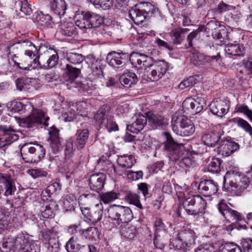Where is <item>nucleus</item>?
<instances>
[{
    "instance_id": "f257e3e1",
    "label": "nucleus",
    "mask_w": 252,
    "mask_h": 252,
    "mask_svg": "<svg viewBox=\"0 0 252 252\" xmlns=\"http://www.w3.org/2000/svg\"><path fill=\"white\" fill-rule=\"evenodd\" d=\"M109 105H102L94 116V120L97 125L99 130L108 132L118 130V126L114 120Z\"/></svg>"
},
{
    "instance_id": "f03ea898",
    "label": "nucleus",
    "mask_w": 252,
    "mask_h": 252,
    "mask_svg": "<svg viewBox=\"0 0 252 252\" xmlns=\"http://www.w3.org/2000/svg\"><path fill=\"white\" fill-rule=\"evenodd\" d=\"M75 18L76 26L81 30L98 28L104 21L103 18L97 14L79 10L75 12Z\"/></svg>"
},
{
    "instance_id": "7ed1b4c3",
    "label": "nucleus",
    "mask_w": 252,
    "mask_h": 252,
    "mask_svg": "<svg viewBox=\"0 0 252 252\" xmlns=\"http://www.w3.org/2000/svg\"><path fill=\"white\" fill-rule=\"evenodd\" d=\"M22 159L27 163H37L45 155V150L42 145L37 144L25 143L20 149Z\"/></svg>"
},
{
    "instance_id": "20e7f679",
    "label": "nucleus",
    "mask_w": 252,
    "mask_h": 252,
    "mask_svg": "<svg viewBox=\"0 0 252 252\" xmlns=\"http://www.w3.org/2000/svg\"><path fill=\"white\" fill-rule=\"evenodd\" d=\"M206 201L199 195L189 196L183 202V206L188 215L197 217L205 213Z\"/></svg>"
},
{
    "instance_id": "39448f33",
    "label": "nucleus",
    "mask_w": 252,
    "mask_h": 252,
    "mask_svg": "<svg viewBox=\"0 0 252 252\" xmlns=\"http://www.w3.org/2000/svg\"><path fill=\"white\" fill-rule=\"evenodd\" d=\"M172 126L174 132L177 135L182 136L191 135L195 131L194 124L185 116L173 117Z\"/></svg>"
},
{
    "instance_id": "423d86ee",
    "label": "nucleus",
    "mask_w": 252,
    "mask_h": 252,
    "mask_svg": "<svg viewBox=\"0 0 252 252\" xmlns=\"http://www.w3.org/2000/svg\"><path fill=\"white\" fill-rule=\"evenodd\" d=\"M108 217L118 224L127 223L132 219V213L129 208L114 205L108 210Z\"/></svg>"
},
{
    "instance_id": "0eeeda50",
    "label": "nucleus",
    "mask_w": 252,
    "mask_h": 252,
    "mask_svg": "<svg viewBox=\"0 0 252 252\" xmlns=\"http://www.w3.org/2000/svg\"><path fill=\"white\" fill-rule=\"evenodd\" d=\"M249 179L239 172H227L224 177V185L229 184L231 188L243 191L249 186Z\"/></svg>"
},
{
    "instance_id": "6e6552de",
    "label": "nucleus",
    "mask_w": 252,
    "mask_h": 252,
    "mask_svg": "<svg viewBox=\"0 0 252 252\" xmlns=\"http://www.w3.org/2000/svg\"><path fill=\"white\" fill-rule=\"evenodd\" d=\"M166 140L164 142V151L172 160H177L183 154L184 146L183 144L175 142L171 135L168 132L164 133Z\"/></svg>"
},
{
    "instance_id": "1a4fd4ad",
    "label": "nucleus",
    "mask_w": 252,
    "mask_h": 252,
    "mask_svg": "<svg viewBox=\"0 0 252 252\" xmlns=\"http://www.w3.org/2000/svg\"><path fill=\"white\" fill-rule=\"evenodd\" d=\"M58 62V56L56 51L52 48L47 49L37 57L32 60L33 63H36V68L38 65L42 67L51 68L55 66Z\"/></svg>"
},
{
    "instance_id": "9d476101",
    "label": "nucleus",
    "mask_w": 252,
    "mask_h": 252,
    "mask_svg": "<svg viewBox=\"0 0 252 252\" xmlns=\"http://www.w3.org/2000/svg\"><path fill=\"white\" fill-rule=\"evenodd\" d=\"M49 120V117L42 110L32 109L31 114L24 119L23 123L28 127H33L39 125L47 126Z\"/></svg>"
},
{
    "instance_id": "9b49d317",
    "label": "nucleus",
    "mask_w": 252,
    "mask_h": 252,
    "mask_svg": "<svg viewBox=\"0 0 252 252\" xmlns=\"http://www.w3.org/2000/svg\"><path fill=\"white\" fill-rule=\"evenodd\" d=\"M41 240L47 249L46 252H60L58 233L52 229L42 231Z\"/></svg>"
},
{
    "instance_id": "f8f14e48",
    "label": "nucleus",
    "mask_w": 252,
    "mask_h": 252,
    "mask_svg": "<svg viewBox=\"0 0 252 252\" xmlns=\"http://www.w3.org/2000/svg\"><path fill=\"white\" fill-rule=\"evenodd\" d=\"M167 71L166 63L163 61L154 63L151 67L144 71V77L148 81H157L160 79Z\"/></svg>"
},
{
    "instance_id": "ddd939ff",
    "label": "nucleus",
    "mask_w": 252,
    "mask_h": 252,
    "mask_svg": "<svg viewBox=\"0 0 252 252\" xmlns=\"http://www.w3.org/2000/svg\"><path fill=\"white\" fill-rule=\"evenodd\" d=\"M0 187L5 196L13 195L17 190L15 181L9 174L0 173Z\"/></svg>"
},
{
    "instance_id": "4468645a",
    "label": "nucleus",
    "mask_w": 252,
    "mask_h": 252,
    "mask_svg": "<svg viewBox=\"0 0 252 252\" xmlns=\"http://www.w3.org/2000/svg\"><path fill=\"white\" fill-rule=\"evenodd\" d=\"M218 148L220 154L227 157L238 150L240 146L231 137H227L220 140Z\"/></svg>"
},
{
    "instance_id": "2eb2a0df",
    "label": "nucleus",
    "mask_w": 252,
    "mask_h": 252,
    "mask_svg": "<svg viewBox=\"0 0 252 252\" xmlns=\"http://www.w3.org/2000/svg\"><path fill=\"white\" fill-rule=\"evenodd\" d=\"M80 72L81 71L79 68L74 67L69 64H66L64 69V78L66 81L69 82L71 84L73 87L78 88V90L80 91H84L86 90L84 88V85L75 81Z\"/></svg>"
},
{
    "instance_id": "dca6fc26",
    "label": "nucleus",
    "mask_w": 252,
    "mask_h": 252,
    "mask_svg": "<svg viewBox=\"0 0 252 252\" xmlns=\"http://www.w3.org/2000/svg\"><path fill=\"white\" fill-rule=\"evenodd\" d=\"M128 59L127 53L112 51L107 54L106 60L110 66L118 68L124 66Z\"/></svg>"
},
{
    "instance_id": "f3484780",
    "label": "nucleus",
    "mask_w": 252,
    "mask_h": 252,
    "mask_svg": "<svg viewBox=\"0 0 252 252\" xmlns=\"http://www.w3.org/2000/svg\"><path fill=\"white\" fill-rule=\"evenodd\" d=\"M209 107L212 114L222 118L228 111L229 101L226 99H215L210 103Z\"/></svg>"
},
{
    "instance_id": "a211bd4d",
    "label": "nucleus",
    "mask_w": 252,
    "mask_h": 252,
    "mask_svg": "<svg viewBox=\"0 0 252 252\" xmlns=\"http://www.w3.org/2000/svg\"><path fill=\"white\" fill-rule=\"evenodd\" d=\"M205 105V100L199 97H197L196 99L188 98L183 102V108L194 114L201 112Z\"/></svg>"
},
{
    "instance_id": "6ab92c4d",
    "label": "nucleus",
    "mask_w": 252,
    "mask_h": 252,
    "mask_svg": "<svg viewBox=\"0 0 252 252\" xmlns=\"http://www.w3.org/2000/svg\"><path fill=\"white\" fill-rule=\"evenodd\" d=\"M189 57L190 60L194 64H197L198 62H207L214 64L219 62L221 59L220 53H218L216 55L207 56L200 54L196 51H193L190 52Z\"/></svg>"
},
{
    "instance_id": "aec40b11",
    "label": "nucleus",
    "mask_w": 252,
    "mask_h": 252,
    "mask_svg": "<svg viewBox=\"0 0 252 252\" xmlns=\"http://www.w3.org/2000/svg\"><path fill=\"white\" fill-rule=\"evenodd\" d=\"M178 238L179 241L182 243V246L178 248L176 246L177 250L186 251L187 248L190 247L194 242V233L191 230H184L180 232L178 235Z\"/></svg>"
},
{
    "instance_id": "412c9836",
    "label": "nucleus",
    "mask_w": 252,
    "mask_h": 252,
    "mask_svg": "<svg viewBox=\"0 0 252 252\" xmlns=\"http://www.w3.org/2000/svg\"><path fill=\"white\" fill-rule=\"evenodd\" d=\"M198 191L205 196H210L216 194L218 191V184L211 180H204L200 182L198 187Z\"/></svg>"
},
{
    "instance_id": "4be33fe9",
    "label": "nucleus",
    "mask_w": 252,
    "mask_h": 252,
    "mask_svg": "<svg viewBox=\"0 0 252 252\" xmlns=\"http://www.w3.org/2000/svg\"><path fill=\"white\" fill-rule=\"evenodd\" d=\"M49 134L50 146L52 151L56 154L63 149V140L59 136V130L55 127H52Z\"/></svg>"
},
{
    "instance_id": "5701e85b",
    "label": "nucleus",
    "mask_w": 252,
    "mask_h": 252,
    "mask_svg": "<svg viewBox=\"0 0 252 252\" xmlns=\"http://www.w3.org/2000/svg\"><path fill=\"white\" fill-rule=\"evenodd\" d=\"M132 120L131 124L127 126V129L132 133H138L147 124V117L141 114L135 115Z\"/></svg>"
},
{
    "instance_id": "b1692460",
    "label": "nucleus",
    "mask_w": 252,
    "mask_h": 252,
    "mask_svg": "<svg viewBox=\"0 0 252 252\" xmlns=\"http://www.w3.org/2000/svg\"><path fill=\"white\" fill-rule=\"evenodd\" d=\"M3 133L0 141L3 143V146L9 145L18 139L19 136L15 133V130L12 127L0 126V132Z\"/></svg>"
},
{
    "instance_id": "393cba45",
    "label": "nucleus",
    "mask_w": 252,
    "mask_h": 252,
    "mask_svg": "<svg viewBox=\"0 0 252 252\" xmlns=\"http://www.w3.org/2000/svg\"><path fill=\"white\" fill-rule=\"evenodd\" d=\"M89 131L87 129H79L75 135L70 139L74 143V147L78 150L83 149L88 140Z\"/></svg>"
},
{
    "instance_id": "a878e982",
    "label": "nucleus",
    "mask_w": 252,
    "mask_h": 252,
    "mask_svg": "<svg viewBox=\"0 0 252 252\" xmlns=\"http://www.w3.org/2000/svg\"><path fill=\"white\" fill-rule=\"evenodd\" d=\"M105 176L102 173L93 174L89 179V185L91 190L98 192L103 187Z\"/></svg>"
},
{
    "instance_id": "bb28decb",
    "label": "nucleus",
    "mask_w": 252,
    "mask_h": 252,
    "mask_svg": "<svg viewBox=\"0 0 252 252\" xmlns=\"http://www.w3.org/2000/svg\"><path fill=\"white\" fill-rule=\"evenodd\" d=\"M218 209L222 215L226 219H232L237 221L241 220L239 213L232 210L224 203H219L218 204Z\"/></svg>"
},
{
    "instance_id": "cd10ccee",
    "label": "nucleus",
    "mask_w": 252,
    "mask_h": 252,
    "mask_svg": "<svg viewBox=\"0 0 252 252\" xmlns=\"http://www.w3.org/2000/svg\"><path fill=\"white\" fill-rule=\"evenodd\" d=\"M12 240L13 247L20 250V251H26L27 249L31 251V248L34 247L33 245H29L28 239L23 233L18 234Z\"/></svg>"
},
{
    "instance_id": "c85d7f7f",
    "label": "nucleus",
    "mask_w": 252,
    "mask_h": 252,
    "mask_svg": "<svg viewBox=\"0 0 252 252\" xmlns=\"http://www.w3.org/2000/svg\"><path fill=\"white\" fill-rule=\"evenodd\" d=\"M139 7L138 4H136L131 7L128 11L129 18L136 25L142 23L146 18L145 15Z\"/></svg>"
},
{
    "instance_id": "c756f323",
    "label": "nucleus",
    "mask_w": 252,
    "mask_h": 252,
    "mask_svg": "<svg viewBox=\"0 0 252 252\" xmlns=\"http://www.w3.org/2000/svg\"><path fill=\"white\" fill-rule=\"evenodd\" d=\"M23 43V46L27 47L28 49L25 51V55L26 57L24 58L25 61L29 62L32 61V59L34 57H37L36 55L38 54V51L35 46L31 41L28 40H25L19 42Z\"/></svg>"
},
{
    "instance_id": "7c9ffc66",
    "label": "nucleus",
    "mask_w": 252,
    "mask_h": 252,
    "mask_svg": "<svg viewBox=\"0 0 252 252\" xmlns=\"http://www.w3.org/2000/svg\"><path fill=\"white\" fill-rule=\"evenodd\" d=\"M139 77L140 76L138 77L135 73L128 71L121 75L119 80L122 85L130 88L137 83Z\"/></svg>"
},
{
    "instance_id": "2f4dec72",
    "label": "nucleus",
    "mask_w": 252,
    "mask_h": 252,
    "mask_svg": "<svg viewBox=\"0 0 252 252\" xmlns=\"http://www.w3.org/2000/svg\"><path fill=\"white\" fill-rule=\"evenodd\" d=\"M103 214L102 204H97L95 207L91 210L90 214L87 219L85 220L88 222H91L93 224H95L98 221H100L102 218Z\"/></svg>"
},
{
    "instance_id": "473e14b6",
    "label": "nucleus",
    "mask_w": 252,
    "mask_h": 252,
    "mask_svg": "<svg viewBox=\"0 0 252 252\" xmlns=\"http://www.w3.org/2000/svg\"><path fill=\"white\" fill-rule=\"evenodd\" d=\"M117 157L118 164L121 167L126 169L131 168L136 162L135 157L132 155H118Z\"/></svg>"
},
{
    "instance_id": "72a5a7b5",
    "label": "nucleus",
    "mask_w": 252,
    "mask_h": 252,
    "mask_svg": "<svg viewBox=\"0 0 252 252\" xmlns=\"http://www.w3.org/2000/svg\"><path fill=\"white\" fill-rule=\"evenodd\" d=\"M220 139V134L217 131L204 133L202 136V142L209 147H215Z\"/></svg>"
},
{
    "instance_id": "f704fd0d",
    "label": "nucleus",
    "mask_w": 252,
    "mask_h": 252,
    "mask_svg": "<svg viewBox=\"0 0 252 252\" xmlns=\"http://www.w3.org/2000/svg\"><path fill=\"white\" fill-rule=\"evenodd\" d=\"M121 235L129 239H133L136 236V228L130 223H124L120 226Z\"/></svg>"
},
{
    "instance_id": "c9c22d12",
    "label": "nucleus",
    "mask_w": 252,
    "mask_h": 252,
    "mask_svg": "<svg viewBox=\"0 0 252 252\" xmlns=\"http://www.w3.org/2000/svg\"><path fill=\"white\" fill-rule=\"evenodd\" d=\"M149 124L153 125L155 127L166 126L168 125V120L161 115L152 113L148 116Z\"/></svg>"
},
{
    "instance_id": "e433bc0d",
    "label": "nucleus",
    "mask_w": 252,
    "mask_h": 252,
    "mask_svg": "<svg viewBox=\"0 0 252 252\" xmlns=\"http://www.w3.org/2000/svg\"><path fill=\"white\" fill-rule=\"evenodd\" d=\"M51 7L54 13L60 16L65 13L66 5L63 0H53Z\"/></svg>"
},
{
    "instance_id": "4c0bfd02",
    "label": "nucleus",
    "mask_w": 252,
    "mask_h": 252,
    "mask_svg": "<svg viewBox=\"0 0 252 252\" xmlns=\"http://www.w3.org/2000/svg\"><path fill=\"white\" fill-rule=\"evenodd\" d=\"M36 20L44 27L52 28L54 25L52 17L49 14H44L42 12L37 13Z\"/></svg>"
},
{
    "instance_id": "58836bf2",
    "label": "nucleus",
    "mask_w": 252,
    "mask_h": 252,
    "mask_svg": "<svg viewBox=\"0 0 252 252\" xmlns=\"http://www.w3.org/2000/svg\"><path fill=\"white\" fill-rule=\"evenodd\" d=\"M125 200L129 204H132L140 209L143 208V206L140 201V196L135 193L127 191L126 193Z\"/></svg>"
},
{
    "instance_id": "ea45409f",
    "label": "nucleus",
    "mask_w": 252,
    "mask_h": 252,
    "mask_svg": "<svg viewBox=\"0 0 252 252\" xmlns=\"http://www.w3.org/2000/svg\"><path fill=\"white\" fill-rule=\"evenodd\" d=\"M15 8L16 11L19 9L26 15H30L32 12V9L27 0H17L15 3Z\"/></svg>"
},
{
    "instance_id": "a19ab883",
    "label": "nucleus",
    "mask_w": 252,
    "mask_h": 252,
    "mask_svg": "<svg viewBox=\"0 0 252 252\" xmlns=\"http://www.w3.org/2000/svg\"><path fill=\"white\" fill-rule=\"evenodd\" d=\"M81 245L79 243L78 238L72 236L67 242L65 247L67 252H77L80 249Z\"/></svg>"
},
{
    "instance_id": "79ce46f5",
    "label": "nucleus",
    "mask_w": 252,
    "mask_h": 252,
    "mask_svg": "<svg viewBox=\"0 0 252 252\" xmlns=\"http://www.w3.org/2000/svg\"><path fill=\"white\" fill-rule=\"evenodd\" d=\"M66 58L72 64L81 65V63L85 60L84 57L81 54L75 52H67L66 54Z\"/></svg>"
},
{
    "instance_id": "37998d69",
    "label": "nucleus",
    "mask_w": 252,
    "mask_h": 252,
    "mask_svg": "<svg viewBox=\"0 0 252 252\" xmlns=\"http://www.w3.org/2000/svg\"><path fill=\"white\" fill-rule=\"evenodd\" d=\"M81 235L85 239L89 240H96L98 238V231L96 227H90L86 229H82L79 231Z\"/></svg>"
},
{
    "instance_id": "c03bdc74",
    "label": "nucleus",
    "mask_w": 252,
    "mask_h": 252,
    "mask_svg": "<svg viewBox=\"0 0 252 252\" xmlns=\"http://www.w3.org/2000/svg\"><path fill=\"white\" fill-rule=\"evenodd\" d=\"M168 237L167 234L161 236L157 233H155V239L154 244L155 246L160 250H163L165 246L167 244L168 241Z\"/></svg>"
},
{
    "instance_id": "a18cd8bd",
    "label": "nucleus",
    "mask_w": 252,
    "mask_h": 252,
    "mask_svg": "<svg viewBox=\"0 0 252 252\" xmlns=\"http://www.w3.org/2000/svg\"><path fill=\"white\" fill-rule=\"evenodd\" d=\"M7 106L14 112L22 114L25 112L26 107H31V105H23L21 102L13 101L7 103Z\"/></svg>"
},
{
    "instance_id": "49530a36",
    "label": "nucleus",
    "mask_w": 252,
    "mask_h": 252,
    "mask_svg": "<svg viewBox=\"0 0 252 252\" xmlns=\"http://www.w3.org/2000/svg\"><path fill=\"white\" fill-rule=\"evenodd\" d=\"M199 82V76L194 75L189 77L187 79L182 81L178 86L181 90L191 87Z\"/></svg>"
},
{
    "instance_id": "de8ad7c7",
    "label": "nucleus",
    "mask_w": 252,
    "mask_h": 252,
    "mask_svg": "<svg viewBox=\"0 0 252 252\" xmlns=\"http://www.w3.org/2000/svg\"><path fill=\"white\" fill-rule=\"evenodd\" d=\"M235 113H240L246 116L249 120L252 122V110L245 104H237L234 110Z\"/></svg>"
},
{
    "instance_id": "09e8293b",
    "label": "nucleus",
    "mask_w": 252,
    "mask_h": 252,
    "mask_svg": "<svg viewBox=\"0 0 252 252\" xmlns=\"http://www.w3.org/2000/svg\"><path fill=\"white\" fill-rule=\"evenodd\" d=\"M137 4L146 18L151 16L156 11L154 5L150 2H140Z\"/></svg>"
},
{
    "instance_id": "8fccbe9b",
    "label": "nucleus",
    "mask_w": 252,
    "mask_h": 252,
    "mask_svg": "<svg viewBox=\"0 0 252 252\" xmlns=\"http://www.w3.org/2000/svg\"><path fill=\"white\" fill-rule=\"evenodd\" d=\"M225 51L230 56H239L243 54V51L238 44H228L225 47Z\"/></svg>"
},
{
    "instance_id": "3c124183",
    "label": "nucleus",
    "mask_w": 252,
    "mask_h": 252,
    "mask_svg": "<svg viewBox=\"0 0 252 252\" xmlns=\"http://www.w3.org/2000/svg\"><path fill=\"white\" fill-rule=\"evenodd\" d=\"M76 201V199L74 195L72 194L66 195L63 201V206L66 211L74 210Z\"/></svg>"
},
{
    "instance_id": "603ef678",
    "label": "nucleus",
    "mask_w": 252,
    "mask_h": 252,
    "mask_svg": "<svg viewBox=\"0 0 252 252\" xmlns=\"http://www.w3.org/2000/svg\"><path fill=\"white\" fill-rule=\"evenodd\" d=\"M221 160L213 158L207 166L208 171L213 173H218L220 171Z\"/></svg>"
},
{
    "instance_id": "864d4df0",
    "label": "nucleus",
    "mask_w": 252,
    "mask_h": 252,
    "mask_svg": "<svg viewBox=\"0 0 252 252\" xmlns=\"http://www.w3.org/2000/svg\"><path fill=\"white\" fill-rule=\"evenodd\" d=\"M10 217L6 215L2 209H0V231L7 229L10 227Z\"/></svg>"
},
{
    "instance_id": "5fc2aeb1",
    "label": "nucleus",
    "mask_w": 252,
    "mask_h": 252,
    "mask_svg": "<svg viewBox=\"0 0 252 252\" xmlns=\"http://www.w3.org/2000/svg\"><path fill=\"white\" fill-rule=\"evenodd\" d=\"M118 198V194L114 191L103 193L100 195L101 200L105 204L109 203Z\"/></svg>"
},
{
    "instance_id": "6e6d98bb",
    "label": "nucleus",
    "mask_w": 252,
    "mask_h": 252,
    "mask_svg": "<svg viewBox=\"0 0 252 252\" xmlns=\"http://www.w3.org/2000/svg\"><path fill=\"white\" fill-rule=\"evenodd\" d=\"M220 252H242V250L239 246L233 243H228L222 246Z\"/></svg>"
},
{
    "instance_id": "4d7b16f0",
    "label": "nucleus",
    "mask_w": 252,
    "mask_h": 252,
    "mask_svg": "<svg viewBox=\"0 0 252 252\" xmlns=\"http://www.w3.org/2000/svg\"><path fill=\"white\" fill-rule=\"evenodd\" d=\"M23 61H23L21 63H17L14 61V65H17L19 68L23 70H31L36 68V63H33L32 61H30L29 63L27 62V61H25L23 59Z\"/></svg>"
},
{
    "instance_id": "13d9d810",
    "label": "nucleus",
    "mask_w": 252,
    "mask_h": 252,
    "mask_svg": "<svg viewBox=\"0 0 252 252\" xmlns=\"http://www.w3.org/2000/svg\"><path fill=\"white\" fill-rule=\"evenodd\" d=\"M94 5H99L104 9H108L113 5L112 0H89Z\"/></svg>"
},
{
    "instance_id": "bf43d9fd",
    "label": "nucleus",
    "mask_w": 252,
    "mask_h": 252,
    "mask_svg": "<svg viewBox=\"0 0 252 252\" xmlns=\"http://www.w3.org/2000/svg\"><path fill=\"white\" fill-rule=\"evenodd\" d=\"M27 173L34 179L46 177L47 175V172L41 169H30Z\"/></svg>"
},
{
    "instance_id": "052dcab7",
    "label": "nucleus",
    "mask_w": 252,
    "mask_h": 252,
    "mask_svg": "<svg viewBox=\"0 0 252 252\" xmlns=\"http://www.w3.org/2000/svg\"><path fill=\"white\" fill-rule=\"evenodd\" d=\"M213 37L217 42V44H224L227 39V32H213Z\"/></svg>"
},
{
    "instance_id": "680f3d73",
    "label": "nucleus",
    "mask_w": 252,
    "mask_h": 252,
    "mask_svg": "<svg viewBox=\"0 0 252 252\" xmlns=\"http://www.w3.org/2000/svg\"><path fill=\"white\" fill-rule=\"evenodd\" d=\"M230 121L236 124L238 127L241 128L244 130L250 125V124L243 118L237 117L234 118Z\"/></svg>"
},
{
    "instance_id": "e2e57ef3",
    "label": "nucleus",
    "mask_w": 252,
    "mask_h": 252,
    "mask_svg": "<svg viewBox=\"0 0 252 252\" xmlns=\"http://www.w3.org/2000/svg\"><path fill=\"white\" fill-rule=\"evenodd\" d=\"M73 142L71 139L67 142L64 150L65 159H67V158H69L75 151V149L73 148Z\"/></svg>"
},
{
    "instance_id": "0e129e2a",
    "label": "nucleus",
    "mask_w": 252,
    "mask_h": 252,
    "mask_svg": "<svg viewBox=\"0 0 252 252\" xmlns=\"http://www.w3.org/2000/svg\"><path fill=\"white\" fill-rule=\"evenodd\" d=\"M235 8V6L228 5L221 1L218 4L217 8L216 9V11L219 13H222L226 11L234 9Z\"/></svg>"
},
{
    "instance_id": "69168bd1",
    "label": "nucleus",
    "mask_w": 252,
    "mask_h": 252,
    "mask_svg": "<svg viewBox=\"0 0 252 252\" xmlns=\"http://www.w3.org/2000/svg\"><path fill=\"white\" fill-rule=\"evenodd\" d=\"M171 37L173 42L175 44H179L184 39L185 36L184 32H171Z\"/></svg>"
},
{
    "instance_id": "338daca9",
    "label": "nucleus",
    "mask_w": 252,
    "mask_h": 252,
    "mask_svg": "<svg viewBox=\"0 0 252 252\" xmlns=\"http://www.w3.org/2000/svg\"><path fill=\"white\" fill-rule=\"evenodd\" d=\"M143 173L141 170L138 171H129L127 174V177L132 181H137L143 178Z\"/></svg>"
},
{
    "instance_id": "774afa93",
    "label": "nucleus",
    "mask_w": 252,
    "mask_h": 252,
    "mask_svg": "<svg viewBox=\"0 0 252 252\" xmlns=\"http://www.w3.org/2000/svg\"><path fill=\"white\" fill-rule=\"evenodd\" d=\"M12 247H13V245L10 240L9 242L3 240V241L0 242V252H11Z\"/></svg>"
}]
</instances>
